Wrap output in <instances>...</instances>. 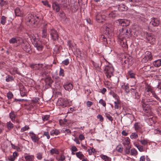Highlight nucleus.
<instances>
[{"mask_svg":"<svg viewBox=\"0 0 161 161\" xmlns=\"http://www.w3.org/2000/svg\"><path fill=\"white\" fill-rule=\"evenodd\" d=\"M131 31L129 29L122 28L119 30V38L120 40V43L124 44L126 41L125 39V38H129L131 36Z\"/></svg>","mask_w":161,"mask_h":161,"instance_id":"nucleus-1","label":"nucleus"},{"mask_svg":"<svg viewBox=\"0 0 161 161\" xmlns=\"http://www.w3.org/2000/svg\"><path fill=\"white\" fill-rule=\"evenodd\" d=\"M39 18L37 16H34L31 14H29L26 17V20L28 25L35 27L38 23Z\"/></svg>","mask_w":161,"mask_h":161,"instance_id":"nucleus-2","label":"nucleus"},{"mask_svg":"<svg viewBox=\"0 0 161 161\" xmlns=\"http://www.w3.org/2000/svg\"><path fill=\"white\" fill-rule=\"evenodd\" d=\"M104 71L105 75L108 78H110L113 75V73L114 71V69L111 65L106 66Z\"/></svg>","mask_w":161,"mask_h":161,"instance_id":"nucleus-3","label":"nucleus"},{"mask_svg":"<svg viewBox=\"0 0 161 161\" xmlns=\"http://www.w3.org/2000/svg\"><path fill=\"white\" fill-rule=\"evenodd\" d=\"M96 19L98 22H103L105 20L106 16L103 12H100L96 14Z\"/></svg>","mask_w":161,"mask_h":161,"instance_id":"nucleus-4","label":"nucleus"},{"mask_svg":"<svg viewBox=\"0 0 161 161\" xmlns=\"http://www.w3.org/2000/svg\"><path fill=\"white\" fill-rule=\"evenodd\" d=\"M69 102L66 99L63 98H59L57 102V105L60 106L63 108L67 106L68 105Z\"/></svg>","mask_w":161,"mask_h":161,"instance_id":"nucleus-5","label":"nucleus"},{"mask_svg":"<svg viewBox=\"0 0 161 161\" xmlns=\"http://www.w3.org/2000/svg\"><path fill=\"white\" fill-rule=\"evenodd\" d=\"M49 32L53 40L56 41L58 39V36L57 31L55 30L52 29L49 30Z\"/></svg>","mask_w":161,"mask_h":161,"instance_id":"nucleus-6","label":"nucleus"},{"mask_svg":"<svg viewBox=\"0 0 161 161\" xmlns=\"http://www.w3.org/2000/svg\"><path fill=\"white\" fill-rule=\"evenodd\" d=\"M146 37L147 41L151 44H154L155 41V38L153 35L151 33H147Z\"/></svg>","mask_w":161,"mask_h":161,"instance_id":"nucleus-7","label":"nucleus"},{"mask_svg":"<svg viewBox=\"0 0 161 161\" xmlns=\"http://www.w3.org/2000/svg\"><path fill=\"white\" fill-rule=\"evenodd\" d=\"M23 48L25 51L30 54L32 53L31 46L27 42H26L24 43L23 45Z\"/></svg>","mask_w":161,"mask_h":161,"instance_id":"nucleus-8","label":"nucleus"},{"mask_svg":"<svg viewBox=\"0 0 161 161\" xmlns=\"http://www.w3.org/2000/svg\"><path fill=\"white\" fill-rule=\"evenodd\" d=\"M130 92L133 97L135 99H138L140 97V94L137 92V91L134 89L131 88L130 89Z\"/></svg>","mask_w":161,"mask_h":161,"instance_id":"nucleus-9","label":"nucleus"},{"mask_svg":"<svg viewBox=\"0 0 161 161\" xmlns=\"http://www.w3.org/2000/svg\"><path fill=\"white\" fill-rule=\"evenodd\" d=\"M142 107L143 108V110L146 113H148L150 111L149 110V106L148 103L146 102L145 100L142 101Z\"/></svg>","mask_w":161,"mask_h":161,"instance_id":"nucleus-10","label":"nucleus"},{"mask_svg":"<svg viewBox=\"0 0 161 161\" xmlns=\"http://www.w3.org/2000/svg\"><path fill=\"white\" fill-rule=\"evenodd\" d=\"M63 87L65 90L69 91H71L73 88L72 84L69 82H67L64 83Z\"/></svg>","mask_w":161,"mask_h":161,"instance_id":"nucleus-11","label":"nucleus"},{"mask_svg":"<svg viewBox=\"0 0 161 161\" xmlns=\"http://www.w3.org/2000/svg\"><path fill=\"white\" fill-rule=\"evenodd\" d=\"M47 24H44L43 25V29L42 30V37L43 38H46L47 35Z\"/></svg>","mask_w":161,"mask_h":161,"instance_id":"nucleus-12","label":"nucleus"},{"mask_svg":"<svg viewBox=\"0 0 161 161\" xmlns=\"http://www.w3.org/2000/svg\"><path fill=\"white\" fill-rule=\"evenodd\" d=\"M159 23V20L158 18H153L150 22V24L154 26H158Z\"/></svg>","mask_w":161,"mask_h":161,"instance_id":"nucleus-13","label":"nucleus"},{"mask_svg":"<svg viewBox=\"0 0 161 161\" xmlns=\"http://www.w3.org/2000/svg\"><path fill=\"white\" fill-rule=\"evenodd\" d=\"M30 136L32 140L35 142H37L39 140L38 136L33 133H30Z\"/></svg>","mask_w":161,"mask_h":161,"instance_id":"nucleus-14","label":"nucleus"},{"mask_svg":"<svg viewBox=\"0 0 161 161\" xmlns=\"http://www.w3.org/2000/svg\"><path fill=\"white\" fill-rule=\"evenodd\" d=\"M134 126L135 130L137 132L141 129L142 125L139 122H136L134 124Z\"/></svg>","mask_w":161,"mask_h":161,"instance_id":"nucleus-15","label":"nucleus"},{"mask_svg":"<svg viewBox=\"0 0 161 161\" xmlns=\"http://www.w3.org/2000/svg\"><path fill=\"white\" fill-rule=\"evenodd\" d=\"M52 7L53 9L55 10L57 12H58L60 10V8L59 5L56 2L53 3L52 5Z\"/></svg>","mask_w":161,"mask_h":161,"instance_id":"nucleus-16","label":"nucleus"},{"mask_svg":"<svg viewBox=\"0 0 161 161\" xmlns=\"http://www.w3.org/2000/svg\"><path fill=\"white\" fill-rule=\"evenodd\" d=\"M14 12L15 15L17 16L23 17V14L20 11L19 8H16L14 10Z\"/></svg>","mask_w":161,"mask_h":161,"instance_id":"nucleus-17","label":"nucleus"},{"mask_svg":"<svg viewBox=\"0 0 161 161\" xmlns=\"http://www.w3.org/2000/svg\"><path fill=\"white\" fill-rule=\"evenodd\" d=\"M118 15V11H112L108 14L109 17L114 18L117 17Z\"/></svg>","mask_w":161,"mask_h":161,"instance_id":"nucleus-18","label":"nucleus"},{"mask_svg":"<svg viewBox=\"0 0 161 161\" xmlns=\"http://www.w3.org/2000/svg\"><path fill=\"white\" fill-rule=\"evenodd\" d=\"M20 87L19 90L21 95L22 96H25L26 94V91L23 86H21Z\"/></svg>","mask_w":161,"mask_h":161,"instance_id":"nucleus-19","label":"nucleus"},{"mask_svg":"<svg viewBox=\"0 0 161 161\" xmlns=\"http://www.w3.org/2000/svg\"><path fill=\"white\" fill-rule=\"evenodd\" d=\"M121 87L123 89L125 90L126 93H128L129 92L130 90L128 84H126V85L124 84L122 85Z\"/></svg>","mask_w":161,"mask_h":161,"instance_id":"nucleus-20","label":"nucleus"},{"mask_svg":"<svg viewBox=\"0 0 161 161\" xmlns=\"http://www.w3.org/2000/svg\"><path fill=\"white\" fill-rule=\"evenodd\" d=\"M52 66V65L51 64L49 65H44L42 64H40V67L42 68V69L44 70H45L48 69H50Z\"/></svg>","mask_w":161,"mask_h":161,"instance_id":"nucleus-21","label":"nucleus"},{"mask_svg":"<svg viewBox=\"0 0 161 161\" xmlns=\"http://www.w3.org/2000/svg\"><path fill=\"white\" fill-rule=\"evenodd\" d=\"M154 65L156 67H159L161 65V59H158L153 62Z\"/></svg>","mask_w":161,"mask_h":161,"instance_id":"nucleus-22","label":"nucleus"},{"mask_svg":"<svg viewBox=\"0 0 161 161\" xmlns=\"http://www.w3.org/2000/svg\"><path fill=\"white\" fill-rule=\"evenodd\" d=\"M34 46L36 48V49L38 51H41L42 50L43 48L42 46L39 44H38L37 42H34Z\"/></svg>","mask_w":161,"mask_h":161,"instance_id":"nucleus-23","label":"nucleus"},{"mask_svg":"<svg viewBox=\"0 0 161 161\" xmlns=\"http://www.w3.org/2000/svg\"><path fill=\"white\" fill-rule=\"evenodd\" d=\"M145 91L147 92H150L152 93L154 91L152 87L149 85H146L145 87Z\"/></svg>","mask_w":161,"mask_h":161,"instance_id":"nucleus-24","label":"nucleus"},{"mask_svg":"<svg viewBox=\"0 0 161 161\" xmlns=\"http://www.w3.org/2000/svg\"><path fill=\"white\" fill-rule=\"evenodd\" d=\"M149 60H151L152 59V56L151 55V53L149 51H147L145 53V56Z\"/></svg>","mask_w":161,"mask_h":161,"instance_id":"nucleus-25","label":"nucleus"},{"mask_svg":"<svg viewBox=\"0 0 161 161\" xmlns=\"http://www.w3.org/2000/svg\"><path fill=\"white\" fill-rule=\"evenodd\" d=\"M9 116L12 121L15 120L16 117V114L14 112H11L9 113Z\"/></svg>","mask_w":161,"mask_h":161,"instance_id":"nucleus-26","label":"nucleus"},{"mask_svg":"<svg viewBox=\"0 0 161 161\" xmlns=\"http://www.w3.org/2000/svg\"><path fill=\"white\" fill-rule=\"evenodd\" d=\"M76 156L80 159H82L85 158V156L81 152H79L76 153Z\"/></svg>","mask_w":161,"mask_h":161,"instance_id":"nucleus-27","label":"nucleus"},{"mask_svg":"<svg viewBox=\"0 0 161 161\" xmlns=\"http://www.w3.org/2000/svg\"><path fill=\"white\" fill-rule=\"evenodd\" d=\"M30 67L35 70H37L40 68V64H32L31 65Z\"/></svg>","mask_w":161,"mask_h":161,"instance_id":"nucleus-28","label":"nucleus"},{"mask_svg":"<svg viewBox=\"0 0 161 161\" xmlns=\"http://www.w3.org/2000/svg\"><path fill=\"white\" fill-rule=\"evenodd\" d=\"M45 82L47 83L48 85H50L52 83L53 80H52L51 77L50 76H47L45 79Z\"/></svg>","mask_w":161,"mask_h":161,"instance_id":"nucleus-29","label":"nucleus"},{"mask_svg":"<svg viewBox=\"0 0 161 161\" xmlns=\"http://www.w3.org/2000/svg\"><path fill=\"white\" fill-rule=\"evenodd\" d=\"M60 132L57 129H54L52 130L50 132V134L51 135L53 136L54 135H58L59 134Z\"/></svg>","mask_w":161,"mask_h":161,"instance_id":"nucleus-30","label":"nucleus"},{"mask_svg":"<svg viewBox=\"0 0 161 161\" xmlns=\"http://www.w3.org/2000/svg\"><path fill=\"white\" fill-rule=\"evenodd\" d=\"M125 60L124 61V63L126 64H131V61H132V58L129 57H125Z\"/></svg>","mask_w":161,"mask_h":161,"instance_id":"nucleus-31","label":"nucleus"},{"mask_svg":"<svg viewBox=\"0 0 161 161\" xmlns=\"http://www.w3.org/2000/svg\"><path fill=\"white\" fill-rule=\"evenodd\" d=\"M34 157L33 155H27L25 156V158L27 161H33Z\"/></svg>","mask_w":161,"mask_h":161,"instance_id":"nucleus-32","label":"nucleus"},{"mask_svg":"<svg viewBox=\"0 0 161 161\" xmlns=\"http://www.w3.org/2000/svg\"><path fill=\"white\" fill-rule=\"evenodd\" d=\"M130 155L133 156H136L138 154V152L136 149L132 148L130 150Z\"/></svg>","mask_w":161,"mask_h":161,"instance_id":"nucleus-33","label":"nucleus"},{"mask_svg":"<svg viewBox=\"0 0 161 161\" xmlns=\"http://www.w3.org/2000/svg\"><path fill=\"white\" fill-rule=\"evenodd\" d=\"M127 7L124 4H121L119 6V10L126 11L127 10Z\"/></svg>","mask_w":161,"mask_h":161,"instance_id":"nucleus-34","label":"nucleus"},{"mask_svg":"<svg viewBox=\"0 0 161 161\" xmlns=\"http://www.w3.org/2000/svg\"><path fill=\"white\" fill-rule=\"evenodd\" d=\"M138 137V135L136 132L132 133L130 136V138L131 139H136Z\"/></svg>","mask_w":161,"mask_h":161,"instance_id":"nucleus-35","label":"nucleus"},{"mask_svg":"<svg viewBox=\"0 0 161 161\" xmlns=\"http://www.w3.org/2000/svg\"><path fill=\"white\" fill-rule=\"evenodd\" d=\"M36 158L39 160H41L42 158L43 157V154L42 153H38L36 154Z\"/></svg>","mask_w":161,"mask_h":161,"instance_id":"nucleus-36","label":"nucleus"},{"mask_svg":"<svg viewBox=\"0 0 161 161\" xmlns=\"http://www.w3.org/2000/svg\"><path fill=\"white\" fill-rule=\"evenodd\" d=\"M114 108L115 109H118L120 107V102L119 101L117 100L116 101L114 102Z\"/></svg>","mask_w":161,"mask_h":161,"instance_id":"nucleus-37","label":"nucleus"},{"mask_svg":"<svg viewBox=\"0 0 161 161\" xmlns=\"http://www.w3.org/2000/svg\"><path fill=\"white\" fill-rule=\"evenodd\" d=\"M116 150L118 152L121 153L123 151V148L121 146H118Z\"/></svg>","mask_w":161,"mask_h":161,"instance_id":"nucleus-38","label":"nucleus"},{"mask_svg":"<svg viewBox=\"0 0 161 161\" xmlns=\"http://www.w3.org/2000/svg\"><path fill=\"white\" fill-rule=\"evenodd\" d=\"M14 80V78L12 76L10 75H7L6 77V80L7 82L12 81Z\"/></svg>","mask_w":161,"mask_h":161,"instance_id":"nucleus-39","label":"nucleus"},{"mask_svg":"<svg viewBox=\"0 0 161 161\" xmlns=\"http://www.w3.org/2000/svg\"><path fill=\"white\" fill-rule=\"evenodd\" d=\"M123 26H127L129 25L130 23V22L129 20L127 19H123Z\"/></svg>","mask_w":161,"mask_h":161,"instance_id":"nucleus-40","label":"nucleus"},{"mask_svg":"<svg viewBox=\"0 0 161 161\" xmlns=\"http://www.w3.org/2000/svg\"><path fill=\"white\" fill-rule=\"evenodd\" d=\"M62 131L64 133H65L66 134H70L71 133L70 130L69 129L63 128Z\"/></svg>","mask_w":161,"mask_h":161,"instance_id":"nucleus-41","label":"nucleus"},{"mask_svg":"<svg viewBox=\"0 0 161 161\" xmlns=\"http://www.w3.org/2000/svg\"><path fill=\"white\" fill-rule=\"evenodd\" d=\"M7 126L8 129L9 130L12 129L14 127L13 124L10 121L7 123Z\"/></svg>","mask_w":161,"mask_h":161,"instance_id":"nucleus-42","label":"nucleus"},{"mask_svg":"<svg viewBox=\"0 0 161 161\" xmlns=\"http://www.w3.org/2000/svg\"><path fill=\"white\" fill-rule=\"evenodd\" d=\"M101 158L105 161H108L110 160V158L106 155H101Z\"/></svg>","mask_w":161,"mask_h":161,"instance_id":"nucleus-43","label":"nucleus"},{"mask_svg":"<svg viewBox=\"0 0 161 161\" xmlns=\"http://www.w3.org/2000/svg\"><path fill=\"white\" fill-rule=\"evenodd\" d=\"M68 44L69 48L71 49L73 47H74V45H75V44L73 43L72 41L70 40L68 41Z\"/></svg>","mask_w":161,"mask_h":161,"instance_id":"nucleus-44","label":"nucleus"},{"mask_svg":"<svg viewBox=\"0 0 161 161\" xmlns=\"http://www.w3.org/2000/svg\"><path fill=\"white\" fill-rule=\"evenodd\" d=\"M50 153L52 155L54 153H55L56 154H58L59 153V152L56 149H52L50 150Z\"/></svg>","mask_w":161,"mask_h":161,"instance_id":"nucleus-45","label":"nucleus"},{"mask_svg":"<svg viewBox=\"0 0 161 161\" xmlns=\"http://www.w3.org/2000/svg\"><path fill=\"white\" fill-rule=\"evenodd\" d=\"M131 148V147L129 146L126 147L125 148V151L126 154H128L130 153V149Z\"/></svg>","mask_w":161,"mask_h":161,"instance_id":"nucleus-46","label":"nucleus"},{"mask_svg":"<svg viewBox=\"0 0 161 161\" xmlns=\"http://www.w3.org/2000/svg\"><path fill=\"white\" fill-rule=\"evenodd\" d=\"M87 152H88L89 154L90 155H91L92 153H95L96 152V151L95 149L92 148L90 149H88L87 150Z\"/></svg>","mask_w":161,"mask_h":161,"instance_id":"nucleus-47","label":"nucleus"},{"mask_svg":"<svg viewBox=\"0 0 161 161\" xmlns=\"http://www.w3.org/2000/svg\"><path fill=\"white\" fill-rule=\"evenodd\" d=\"M99 103L102 105L103 107H105L106 105V103L105 102L103 99H101L100 100L99 102Z\"/></svg>","mask_w":161,"mask_h":161,"instance_id":"nucleus-48","label":"nucleus"},{"mask_svg":"<svg viewBox=\"0 0 161 161\" xmlns=\"http://www.w3.org/2000/svg\"><path fill=\"white\" fill-rule=\"evenodd\" d=\"M6 18L4 16H3L1 17V23L3 25L5 24L6 22Z\"/></svg>","mask_w":161,"mask_h":161,"instance_id":"nucleus-49","label":"nucleus"},{"mask_svg":"<svg viewBox=\"0 0 161 161\" xmlns=\"http://www.w3.org/2000/svg\"><path fill=\"white\" fill-rule=\"evenodd\" d=\"M9 42L10 43H14L17 42V40L16 38H12L9 40Z\"/></svg>","mask_w":161,"mask_h":161,"instance_id":"nucleus-50","label":"nucleus"},{"mask_svg":"<svg viewBox=\"0 0 161 161\" xmlns=\"http://www.w3.org/2000/svg\"><path fill=\"white\" fill-rule=\"evenodd\" d=\"M123 19H119L117 21V23L119 25L123 26Z\"/></svg>","mask_w":161,"mask_h":161,"instance_id":"nucleus-51","label":"nucleus"},{"mask_svg":"<svg viewBox=\"0 0 161 161\" xmlns=\"http://www.w3.org/2000/svg\"><path fill=\"white\" fill-rule=\"evenodd\" d=\"M49 118V115H45L42 117V119L44 121H46L48 120Z\"/></svg>","mask_w":161,"mask_h":161,"instance_id":"nucleus-52","label":"nucleus"},{"mask_svg":"<svg viewBox=\"0 0 161 161\" xmlns=\"http://www.w3.org/2000/svg\"><path fill=\"white\" fill-rule=\"evenodd\" d=\"M140 142L142 144L144 145H147V141L145 139L140 140Z\"/></svg>","mask_w":161,"mask_h":161,"instance_id":"nucleus-53","label":"nucleus"},{"mask_svg":"<svg viewBox=\"0 0 161 161\" xmlns=\"http://www.w3.org/2000/svg\"><path fill=\"white\" fill-rule=\"evenodd\" d=\"M59 75L62 76H64V70L62 68H60V71L59 73Z\"/></svg>","mask_w":161,"mask_h":161,"instance_id":"nucleus-54","label":"nucleus"},{"mask_svg":"<svg viewBox=\"0 0 161 161\" xmlns=\"http://www.w3.org/2000/svg\"><path fill=\"white\" fill-rule=\"evenodd\" d=\"M130 142V140L129 139H126L125 140L124 142L123 143L124 145H128Z\"/></svg>","mask_w":161,"mask_h":161,"instance_id":"nucleus-55","label":"nucleus"},{"mask_svg":"<svg viewBox=\"0 0 161 161\" xmlns=\"http://www.w3.org/2000/svg\"><path fill=\"white\" fill-rule=\"evenodd\" d=\"M97 118L98 119H100V121L101 122H103V118L102 115L98 114L97 116Z\"/></svg>","mask_w":161,"mask_h":161,"instance_id":"nucleus-56","label":"nucleus"},{"mask_svg":"<svg viewBox=\"0 0 161 161\" xmlns=\"http://www.w3.org/2000/svg\"><path fill=\"white\" fill-rule=\"evenodd\" d=\"M152 95H153V97H154L155 98H156L157 100H159L160 99L158 97V96L157 95V94H156V93L154 92V91H153L152 93Z\"/></svg>","mask_w":161,"mask_h":161,"instance_id":"nucleus-57","label":"nucleus"},{"mask_svg":"<svg viewBox=\"0 0 161 161\" xmlns=\"http://www.w3.org/2000/svg\"><path fill=\"white\" fill-rule=\"evenodd\" d=\"M154 133L155 134H161V130L158 129H156L154 131Z\"/></svg>","mask_w":161,"mask_h":161,"instance_id":"nucleus-58","label":"nucleus"},{"mask_svg":"<svg viewBox=\"0 0 161 161\" xmlns=\"http://www.w3.org/2000/svg\"><path fill=\"white\" fill-rule=\"evenodd\" d=\"M106 117L110 121H112L113 119L111 116L108 114H106Z\"/></svg>","mask_w":161,"mask_h":161,"instance_id":"nucleus-59","label":"nucleus"},{"mask_svg":"<svg viewBox=\"0 0 161 161\" xmlns=\"http://www.w3.org/2000/svg\"><path fill=\"white\" fill-rule=\"evenodd\" d=\"M93 104L92 102L90 101H88L86 103V106L87 107H90Z\"/></svg>","mask_w":161,"mask_h":161,"instance_id":"nucleus-60","label":"nucleus"},{"mask_svg":"<svg viewBox=\"0 0 161 161\" xmlns=\"http://www.w3.org/2000/svg\"><path fill=\"white\" fill-rule=\"evenodd\" d=\"M128 74L131 78H134L135 76L134 74L131 71L128 72Z\"/></svg>","mask_w":161,"mask_h":161,"instance_id":"nucleus-61","label":"nucleus"},{"mask_svg":"<svg viewBox=\"0 0 161 161\" xmlns=\"http://www.w3.org/2000/svg\"><path fill=\"white\" fill-rule=\"evenodd\" d=\"M29 129V127L27 125H25L24 127L22 128L21 129V131L22 132H23Z\"/></svg>","mask_w":161,"mask_h":161,"instance_id":"nucleus-62","label":"nucleus"},{"mask_svg":"<svg viewBox=\"0 0 161 161\" xmlns=\"http://www.w3.org/2000/svg\"><path fill=\"white\" fill-rule=\"evenodd\" d=\"M148 60H149L145 56L142 59V61L143 63H145L147 62L148 61Z\"/></svg>","mask_w":161,"mask_h":161,"instance_id":"nucleus-63","label":"nucleus"},{"mask_svg":"<svg viewBox=\"0 0 161 161\" xmlns=\"http://www.w3.org/2000/svg\"><path fill=\"white\" fill-rule=\"evenodd\" d=\"M137 148L138 150L140 152H143L144 151V149L142 146L141 145H139V147H137Z\"/></svg>","mask_w":161,"mask_h":161,"instance_id":"nucleus-64","label":"nucleus"}]
</instances>
